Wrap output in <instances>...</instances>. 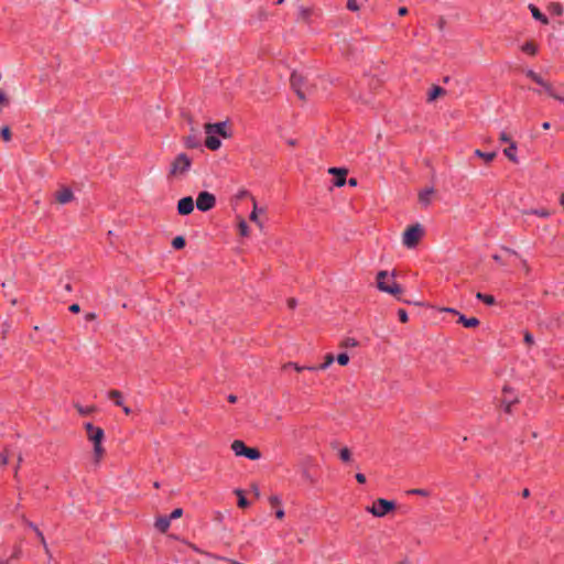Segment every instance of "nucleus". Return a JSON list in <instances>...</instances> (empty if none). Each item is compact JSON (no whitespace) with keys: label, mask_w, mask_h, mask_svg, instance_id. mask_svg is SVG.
Here are the masks:
<instances>
[{"label":"nucleus","mask_w":564,"mask_h":564,"mask_svg":"<svg viewBox=\"0 0 564 564\" xmlns=\"http://www.w3.org/2000/svg\"><path fill=\"white\" fill-rule=\"evenodd\" d=\"M205 145L213 151L221 147L220 138L227 139L231 135L226 121L205 124Z\"/></svg>","instance_id":"1"},{"label":"nucleus","mask_w":564,"mask_h":564,"mask_svg":"<svg viewBox=\"0 0 564 564\" xmlns=\"http://www.w3.org/2000/svg\"><path fill=\"white\" fill-rule=\"evenodd\" d=\"M192 167V160L185 153L177 154L171 162L169 176L173 181L184 180Z\"/></svg>","instance_id":"2"},{"label":"nucleus","mask_w":564,"mask_h":564,"mask_svg":"<svg viewBox=\"0 0 564 564\" xmlns=\"http://www.w3.org/2000/svg\"><path fill=\"white\" fill-rule=\"evenodd\" d=\"M377 288L380 292L398 296L402 293L401 286L395 281V272L379 271L376 276Z\"/></svg>","instance_id":"3"},{"label":"nucleus","mask_w":564,"mask_h":564,"mask_svg":"<svg viewBox=\"0 0 564 564\" xmlns=\"http://www.w3.org/2000/svg\"><path fill=\"white\" fill-rule=\"evenodd\" d=\"M424 236V228L421 224L409 226L402 235V243L408 249H413L417 246Z\"/></svg>","instance_id":"4"},{"label":"nucleus","mask_w":564,"mask_h":564,"mask_svg":"<svg viewBox=\"0 0 564 564\" xmlns=\"http://www.w3.org/2000/svg\"><path fill=\"white\" fill-rule=\"evenodd\" d=\"M394 502L386 500V499H378L373 502L371 507L367 508V511L373 514L375 517H383L388 512L394 509Z\"/></svg>","instance_id":"5"},{"label":"nucleus","mask_w":564,"mask_h":564,"mask_svg":"<svg viewBox=\"0 0 564 564\" xmlns=\"http://www.w3.org/2000/svg\"><path fill=\"white\" fill-rule=\"evenodd\" d=\"M216 205V197L209 192H200L197 195L195 206L200 212H208Z\"/></svg>","instance_id":"6"},{"label":"nucleus","mask_w":564,"mask_h":564,"mask_svg":"<svg viewBox=\"0 0 564 564\" xmlns=\"http://www.w3.org/2000/svg\"><path fill=\"white\" fill-rule=\"evenodd\" d=\"M518 402V394L509 387L502 390L501 406L506 412H510L513 404Z\"/></svg>","instance_id":"7"},{"label":"nucleus","mask_w":564,"mask_h":564,"mask_svg":"<svg viewBox=\"0 0 564 564\" xmlns=\"http://www.w3.org/2000/svg\"><path fill=\"white\" fill-rule=\"evenodd\" d=\"M85 429L87 431V437L93 443V445L101 444L105 438L104 430L93 425L91 423H86Z\"/></svg>","instance_id":"8"},{"label":"nucleus","mask_w":564,"mask_h":564,"mask_svg":"<svg viewBox=\"0 0 564 564\" xmlns=\"http://www.w3.org/2000/svg\"><path fill=\"white\" fill-rule=\"evenodd\" d=\"M194 199L191 196L183 197L177 203V213L182 216L189 215L194 210Z\"/></svg>","instance_id":"9"},{"label":"nucleus","mask_w":564,"mask_h":564,"mask_svg":"<svg viewBox=\"0 0 564 564\" xmlns=\"http://www.w3.org/2000/svg\"><path fill=\"white\" fill-rule=\"evenodd\" d=\"M264 213V208L258 206L257 200L252 198V212L250 213V220L253 221L260 229L263 228V223L259 218L260 214Z\"/></svg>","instance_id":"10"},{"label":"nucleus","mask_w":564,"mask_h":564,"mask_svg":"<svg viewBox=\"0 0 564 564\" xmlns=\"http://www.w3.org/2000/svg\"><path fill=\"white\" fill-rule=\"evenodd\" d=\"M328 173L329 174H333L336 176L335 178V182L334 184L337 186V187H341L345 185L346 183V174H347V170L345 169H339V167H330L328 170Z\"/></svg>","instance_id":"11"},{"label":"nucleus","mask_w":564,"mask_h":564,"mask_svg":"<svg viewBox=\"0 0 564 564\" xmlns=\"http://www.w3.org/2000/svg\"><path fill=\"white\" fill-rule=\"evenodd\" d=\"M434 189L432 187L424 188L419 194V200L423 206H429L433 200Z\"/></svg>","instance_id":"12"},{"label":"nucleus","mask_w":564,"mask_h":564,"mask_svg":"<svg viewBox=\"0 0 564 564\" xmlns=\"http://www.w3.org/2000/svg\"><path fill=\"white\" fill-rule=\"evenodd\" d=\"M56 199L61 204H67L73 199V192L70 188L63 187L56 193Z\"/></svg>","instance_id":"13"},{"label":"nucleus","mask_w":564,"mask_h":564,"mask_svg":"<svg viewBox=\"0 0 564 564\" xmlns=\"http://www.w3.org/2000/svg\"><path fill=\"white\" fill-rule=\"evenodd\" d=\"M518 145L516 142L508 144V147L503 150V154L513 163H518L519 159L517 155Z\"/></svg>","instance_id":"14"},{"label":"nucleus","mask_w":564,"mask_h":564,"mask_svg":"<svg viewBox=\"0 0 564 564\" xmlns=\"http://www.w3.org/2000/svg\"><path fill=\"white\" fill-rule=\"evenodd\" d=\"M529 10L536 21L541 22L542 24H547L549 20L545 14H543L539 8H536L534 4H529Z\"/></svg>","instance_id":"15"},{"label":"nucleus","mask_w":564,"mask_h":564,"mask_svg":"<svg viewBox=\"0 0 564 564\" xmlns=\"http://www.w3.org/2000/svg\"><path fill=\"white\" fill-rule=\"evenodd\" d=\"M247 448L242 441L236 440L231 443V449L236 456H245Z\"/></svg>","instance_id":"16"},{"label":"nucleus","mask_w":564,"mask_h":564,"mask_svg":"<svg viewBox=\"0 0 564 564\" xmlns=\"http://www.w3.org/2000/svg\"><path fill=\"white\" fill-rule=\"evenodd\" d=\"M459 323H462L467 328H473L479 325V319L476 317H466L463 314L458 316Z\"/></svg>","instance_id":"17"},{"label":"nucleus","mask_w":564,"mask_h":564,"mask_svg":"<svg viewBox=\"0 0 564 564\" xmlns=\"http://www.w3.org/2000/svg\"><path fill=\"white\" fill-rule=\"evenodd\" d=\"M170 524H171V519L169 517H159L155 520L154 525L159 531L165 532L170 528Z\"/></svg>","instance_id":"18"},{"label":"nucleus","mask_w":564,"mask_h":564,"mask_svg":"<svg viewBox=\"0 0 564 564\" xmlns=\"http://www.w3.org/2000/svg\"><path fill=\"white\" fill-rule=\"evenodd\" d=\"M29 525L36 534V536L40 540L41 544L43 545V549L45 550V552L48 553V551H50L48 545L46 543L43 532L34 523H30Z\"/></svg>","instance_id":"19"},{"label":"nucleus","mask_w":564,"mask_h":564,"mask_svg":"<svg viewBox=\"0 0 564 564\" xmlns=\"http://www.w3.org/2000/svg\"><path fill=\"white\" fill-rule=\"evenodd\" d=\"M444 94H445V90L442 87L433 86L429 91L427 100L434 101L436 98H438L440 96H443Z\"/></svg>","instance_id":"20"},{"label":"nucleus","mask_w":564,"mask_h":564,"mask_svg":"<svg viewBox=\"0 0 564 564\" xmlns=\"http://www.w3.org/2000/svg\"><path fill=\"white\" fill-rule=\"evenodd\" d=\"M184 144L188 149H196L200 147V140L197 135H188L184 139Z\"/></svg>","instance_id":"21"},{"label":"nucleus","mask_w":564,"mask_h":564,"mask_svg":"<svg viewBox=\"0 0 564 564\" xmlns=\"http://www.w3.org/2000/svg\"><path fill=\"white\" fill-rule=\"evenodd\" d=\"M547 11L550 14L552 15H556V17H560L564 13V8L561 3L558 2H552L549 7H547Z\"/></svg>","instance_id":"22"},{"label":"nucleus","mask_w":564,"mask_h":564,"mask_svg":"<svg viewBox=\"0 0 564 564\" xmlns=\"http://www.w3.org/2000/svg\"><path fill=\"white\" fill-rule=\"evenodd\" d=\"M108 399L113 400L115 404L120 406L123 404L122 394L118 390H111L107 393Z\"/></svg>","instance_id":"23"},{"label":"nucleus","mask_w":564,"mask_h":564,"mask_svg":"<svg viewBox=\"0 0 564 564\" xmlns=\"http://www.w3.org/2000/svg\"><path fill=\"white\" fill-rule=\"evenodd\" d=\"M94 460L99 463L105 454V448L101 444L93 445Z\"/></svg>","instance_id":"24"},{"label":"nucleus","mask_w":564,"mask_h":564,"mask_svg":"<svg viewBox=\"0 0 564 564\" xmlns=\"http://www.w3.org/2000/svg\"><path fill=\"white\" fill-rule=\"evenodd\" d=\"M312 14V10L307 7H299L297 9V15H299V19L303 20V21H308L310 17Z\"/></svg>","instance_id":"25"},{"label":"nucleus","mask_w":564,"mask_h":564,"mask_svg":"<svg viewBox=\"0 0 564 564\" xmlns=\"http://www.w3.org/2000/svg\"><path fill=\"white\" fill-rule=\"evenodd\" d=\"M521 51L529 55H534L538 52V48L533 42H527L523 45H521Z\"/></svg>","instance_id":"26"},{"label":"nucleus","mask_w":564,"mask_h":564,"mask_svg":"<svg viewBox=\"0 0 564 564\" xmlns=\"http://www.w3.org/2000/svg\"><path fill=\"white\" fill-rule=\"evenodd\" d=\"M475 155L484 159L486 162H491L496 158V152H482L480 150H476Z\"/></svg>","instance_id":"27"},{"label":"nucleus","mask_w":564,"mask_h":564,"mask_svg":"<svg viewBox=\"0 0 564 564\" xmlns=\"http://www.w3.org/2000/svg\"><path fill=\"white\" fill-rule=\"evenodd\" d=\"M245 457H247L251 460H257L261 457V454L257 448L248 447L247 452L245 453Z\"/></svg>","instance_id":"28"},{"label":"nucleus","mask_w":564,"mask_h":564,"mask_svg":"<svg viewBox=\"0 0 564 564\" xmlns=\"http://www.w3.org/2000/svg\"><path fill=\"white\" fill-rule=\"evenodd\" d=\"M235 494L238 496V506L240 508H246L249 506V501L243 496V491L241 489H236Z\"/></svg>","instance_id":"29"},{"label":"nucleus","mask_w":564,"mask_h":564,"mask_svg":"<svg viewBox=\"0 0 564 564\" xmlns=\"http://www.w3.org/2000/svg\"><path fill=\"white\" fill-rule=\"evenodd\" d=\"M476 297L482 302H485L487 305H494L495 304V297L489 294L484 293H477Z\"/></svg>","instance_id":"30"},{"label":"nucleus","mask_w":564,"mask_h":564,"mask_svg":"<svg viewBox=\"0 0 564 564\" xmlns=\"http://www.w3.org/2000/svg\"><path fill=\"white\" fill-rule=\"evenodd\" d=\"M238 229L241 236L248 237L249 236V226L247 225L246 220L240 219L238 223Z\"/></svg>","instance_id":"31"},{"label":"nucleus","mask_w":564,"mask_h":564,"mask_svg":"<svg viewBox=\"0 0 564 564\" xmlns=\"http://www.w3.org/2000/svg\"><path fill=\"white\" fill-rule=\"evenodd\" d=\"M291 80H292V85H293V87H294V88H295V90H296V94H297L299 98H301V99H305L304 94L301 91V89H300V88H297V84H299V82H300V77H299L296 74H293V75H292V77H291Z\"/></svg>","instance_id":"32"},{"label":"nucleus","mask_w":564,"mask_h":564,"mask_svg":"<svg viewBox=\"0 0 564 564\" xmlns=\"http://www.w3.org/2000/svg\"><path fill=\"white\" fill-rule=\"evenodd\" d=\"M339 457L343 462L348 463L351 460V453L348 447H343L339 451Z\"/></svg>","instance_id":"33"},{"label":"nucleus","mask_w":564,"mask_h":564,"mask_svg":"<svg viewBox=\"0 0 564 564\" xmlns=\"http://www.w3.org/2000/svg\"><path fill=\"white\" fill-rule=\"evenodd\" d=\"M335 360V357L332 354H327L325 356V361L318 367V369L325 370L327 369Z\"/></svg>","instance_id":"34"},{"label":"nucleus","mask_w":564,"mask_h":564,"mask_svg":"<svg viewBox=\"0 0 564 564\" xmlns=\"http://www.w3.org/2000/svg\"><path fill=\"white\" fill-rule=\"evenodd\" d=\"M172 246L175 249H182L185 246V239L182 236H177L172 240Z\"/></svg>","instance_id":"35"},{"label":"nucleus","mask_w":564,"mask_h":564,"mask_svg":"<svg viewBox=\"0 0 564 564\" xmlns=\"http://www.w3.org/2000/svg\"><path fill=\"white\" fill-rule=\"evenodd\" d=\"M336 361L340 365V366H346L348 365L349 362V356L347 352H341L339 354L337 357H336Z\"/></svg>","instance_id":"36"},{"label":"nucleus","mask_w":564,"mask_h":564,"mask_svg":"<svg viewBox=\"0 0 564 564\" xmlns=\"http://www.w3.org/2000/svg\"><path fill=\"white\" fill-rule=\"evenodd\" d=\"M530 214L536 215L542 218L550 217L551 213L547 209L541 208V209H532Z\"/></svg>","instance_id":"37"},{"label":"nucleus","mask_w":564,"mask_h":564,"mask_svg":"<svg viewBox=\"0 0 564 564\" xmlns=\"http://www.w3.org/2000/svg\"><path fill=\"white\" fill-rule=\"evenodd\" d=\"M536 84L540 85L549 96L554 90L553 86L550 83H547L546 80H544L542 77H541V83H536Z\"/></svg>","instance_id":"38"},{"label":"nucleus","mask_w":564,"mask_h":564,"mask_svg":"<svg viewBox=\"0 0 564 564\" xmlns=\"http://www.w3.org/2000/svg\"><path fill=\"white\" fill-rule=\"evenodd\" d=\"M288 367H291L293 369H295L296 371H302L304 369H307V370H316L317 368L316 367H302V366H299L297 364H294V362H289L285 365V368Z\"/></svg>","instance_id":"39"},{"label":"nucleus","mask_w":564,"mask_h":564,"mask_svg":"<svg viewBox=\"0 0 564 564\" xmlns=\"http://www.w3.org/2000/svg\"><path fill=\"white\" fill-rule=\"evenodd\" d=\"M499 141L502 142V143H507V144H510V143H513L514 141L509 137V134L506 132V131H501L499 133Z\"/></svg>","instance_id":"40"},{"label":"nucleus","mask_w":564,"mask_h":564,"mask_svg":"<svg viewBox=\"0 0 564 564\" xmlns=\"http://www.w3.org/2000/svg\"><path fill=\"white\" fill-rule=\"evenodd\" d=\"M525 75L531 78L534 83H541V76L532 69H528Z\"/></svg>","instance_id":"41"},{"label":"nucleus","mask_w":564,"mask_h":564,"mask_svg":"<svg viewBox=\"0 0 564 564\" xmlns=\"http://www.w3.org/2000/svg\"><path fill=\"white\" fill-rule=\"evenodd\" d=\"M408 494H410V495H419V496H423V497L430 496V491L429 490L421 489V488L411 489V490L408 491Z\"/></svg>","instance_id":"42"},{"label":"nucleus","mask_w":564,"mask_h":564,"mask_svg":"<svg viewBox=\"0 0 564 564\" xmlns=\"http://www.w3.org/2000/svg\"><path fill=\"white\" fill-rule=\"evenodd\" d=\"M0 135L2 137V139L4 141H10L11 132H10L9 127H2L1 130H0Z\"/></svg>","instance_id":"43"},{"label":"nucleus","mask_w":564,"mask_h":564,"mask_svg":"<svg viewBox=\"0 0 564 564\" xmlns=\"http://www.w3.org/2000/svg\"><path fill=\"white\" fill-rule=\"evenodd\" d=\"M347 9L350 10V11H358L359 10V4L357 2V0H347Z\"/></svg>","instance_id":"44"},{"label":"nucleus","mask_w":564,"mask_h":564,"mask_svg":"<svg viewBox=\"0 0 564 564\" xmlns=\"http://www.w3.org/2000/svg\"><path fill=\"white\" fill-rule=\"evenodd\" d=\"M182 514H183V510H182L181 508H176V509H174V510L171 512V514H170V517H169V518H170L171 520H174V519H178V518H181V517H182Z\"/></svg>","instance_id":"45"},{"label":"nucleus","mask_w":564,"mask_h":564,"mask_svg":"<svg viewBox=\"0 0 564 564\" xmlns=\"http://www.w3.org/2000/svg\"><path fill=\"white\" fill-rule=\"evenodd\" d=\"M550 97L560 101L561 104H564V95L558 94L555 89L550 94Z\"/></svg>","instance_id":"46"},{"label":"nucleus","mask_w":564,"mask_h":564,"mask_svg":"<svg viewBox=\"0 0 564 564\" xmlns=\"http://www.w3.org/2000/svg\"><path fill=\"white\" fill-rule=\"evenodd\" d=\"M269 502H270L272 506H280V505L282 503V500H281L280 496L274 495V496H271V497L269 498Z\"/></svg>","instance_id":"47"},{"label":"nucleus","mask_w":564,"mask_h":564,"mask_svg":"<svg viewBox=\"0 0 564 564\" xmlns=\"http://www.w3.org/2000/svg\"><path fill=\"white\" fill-rule=\"evenodd\" d=\"M398 316L402 323L408 322V313L404 310H399Z\"/></svg>","instance_id":"48"},{"label":"nucleus","mask_w":564,"mask_h":564,"mask_svg":"<svg viewBox=\"0 0 564 564\" xmlns=\"http://www.w3.org/2000/svg\"><path fill=\"white\" fill-rule=\"evenodd\" d=\"M524 341L528 345H532L534 343L533 336L529 332L524 333Z\"/></svg>","instance_id":"49"},{"label":"nucleus","mask_w":564,"mask_h":564,"mask_svg":"<svg viewBox=\"0 0 564 564\" xmlns=\"http://www.w3.org/2000/svg\"><path fill=\"white\" fill-rule=\"evenodd\" d=\"M9 99L4 91L0 90V105H8Z\"/></svg>","instance_id":"50"},{"label":"nucleus","mask_w":564,"mask_h":564,"mask_svg":"<svg viewBox=\"0 0 564 564\" xmlns=\"http://www.w3.org/2000/svg\"><path fill=\"white\" fill-rule=\"evenodd\" d=\"M442 312H446V313H451V314H455L457 316H459V312L455 308H452V307H443L441 308Z\"/></svg>","instance_id":"51"},{"label":"nucleus","mask_w":564,"mask_h":564,"mask_svg":"<svg viewBox=\"0 0 564 564\" xmlns=\"http://www.w3.org/2000/svg\"><path fill=\"white\" fill-rule=\"evenodd\" d=\"M356 480L359 482V484H365L366 482V477L364 474L361 473H358L356 474Z\"/></svg>","instance_id":"52"},{"label":"nucleus","mask_w":564,"mask_h":564,"mask_svg":"<svg viewBox=\"0 0 564 564\" xmlns=\"http://www.w3.org/2000/svg\"><path fill=\"white\" fill-rule=\"evenodd\" d=\"M69 311H70L72 313H79V311H80V306H79L78 304H76V303H75V304H72V305L69 306Z\"/></svg>","instance_id":"53"},{"label":"nucleus","mask_w":564,"mask_h":564,"mask_svg":"<svg viewBox=\"0 0 564 564\" xmlns=\"http://www.w3.org/2000/svg\"><path fill=\"white\" fill-rule=\"evenodd\" d=\"M95 318H96V314H95V313H87V314L85 315V319H86L87 322L94 321Z\"/></svg>","instance_id":"54"},{"label":"nucleus","mask_w":564,"mask_h":564,"mask_svg":"<svg viewBox=\"0 0 564 564\" xmlns=\"http://www.w3.org/2000/svg\"><path fill=\"white\" fill-rule=\"evenodd\" d=\"M284 514L285 513H284V510L282 508H280V509H278L275 511V516H276L278 519H282L284 517Z\"/></svg>","instance_id":"55"},{"label":"nucleus","mask_w":564,"mask_h":564,"mask_svg":"<svg viewBox=\"0 0 564 564\" xmlns=\"http://www.w3.org/2000/svg\"><path fill=\"white\" fill-rule=\"evenodd\" d=\"M8 463V456L6 454H0V465H6Z\"/></svg>","instance_id":"56"},{"label":"nucleus","mask_w":564,"mask_h":564,"mask_svg":"<svg viewBox=\"0 0 564 564\" xmlns=\"http://www.w3.org/2000/svg\"><path fill=\"white\" fill-rule=\"evenodd\" d=\"M398 13L400 15H405L408 13V9L405 7H401L399 8Z\"/></svg>","instance_id":"57"},{"label":"nucleus","mask_w":564,"mask_h":564,"mask_svg":"<svg viewBox=\"0 0 564 564\" xmlns=\"http://www.w3.org/2000/svg\"><path fill=\"white\" fill-rule=\"evenodd\" d=\"M345 345H346V346H351V347H354V346H356V345H357V343H356V340H355V339H347V340H346V343H345Z\"/></svg>","instance_id":"58"},{"label":"nucleus","mask_w":564,"mask_h":564,"mask_svg":"<svg viewBox=\"0 0 564 564\" xmlns=\"http://www.w3.org/2000/svg\"><path fill=\"white\" fill-rule=\"evenodd\" d=\"M120 406L122 408L123 412H124L127 415L131 413V409H130L129 406H127V405H124V404H122V405H120Z\"/></svg>","instance_id":"59"},{"label":"nucleus","mask_w":564,"mask_h":564,"mask_svg":"<svg viewBox=\"0 0 564 564\" xmlns=\"http://www.w3.org/2000/svg\"><path fill=\"white\" fill-rule=\"evenodd\" d=\"M228 401H229V402H231V403H235V402L237 401V397H236V395H234V394H230V395L228 397Z\"/></svg>","instance_id":"60"},{"label":"nucleus","mask_w":564,"mask_h":564,"mask_svg":"<svg viewBox=\"0 0 564 564\" xmlns=\"http://www.w3.org/2000/svg\"><path fill=\"white\" fill-rule=\"evenodd\" d=\"M348 184H349L350 186H356V185H357V180H356V178H350V180L348 181Z\"/></svg>","instance_id":"61"},{"label":"nucleus","mask_w":564,"mask_h":564,"mask_svg":"<svg viewBox=\"0 0 564 564\" xmlns=\"http://www.w3.org/2000/svg\"><path fill=\"white\" fill-rule=\"evenodd\" d=\"M550 127H551V124L547 121L542 123V128L545 129V130L550 129Z\"/></svg>","instance_id":"62"},{"label":"nucleus","mask_w":564,"mask_h":564,"mask_svg":"<svg viewBox=\"0 0 564 564\" xmlns=\"http://www.w3.org/2000/svg\"><path fill=\"white\" fill-rule=\"evenodd\" d=\"M288 144L293 147L296 144V141L293 139H290V140H288Z\"/></svg>","instance_id":"63"},{"label":"nucleus","mask_w":564,"mask_h":564,"mask_svg":"<svg viewBox=\"0 0 564 564\" xmlns=\"http://www.w3.org/2000/svg\"><path fill=\"white\" fill-rule=\"evenodd\" d=\"M560 203L564 207V193L561 195Z\"/></svg>","instance_id":"64"}]
</instances>
